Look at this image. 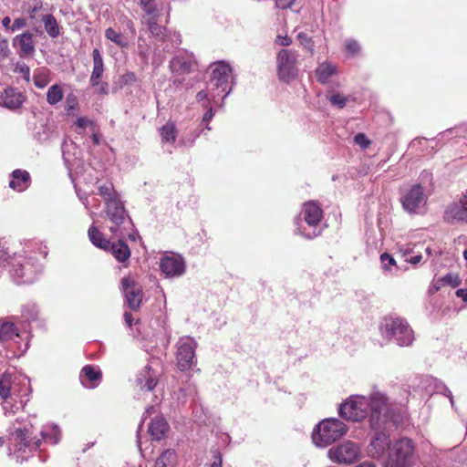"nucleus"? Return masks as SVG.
Instances as JSON below:
<instances>
[{
  "mask_svg": "<svg viewBox=\"0 0 467 467\" xmlns=\"http://www.w3.org/2000/svg\"><path fill=\"white\" fill-rule=\"evenodd\" d=\"M97 88V93L101 95H108L109 94V84L108 82L102 81V79H99V84L98 86H94Z\"/></svg>",
  "mask_w": 467,
  "mask_h": 467,
  "instance_id": "bf43d9fd",
  "label": "nucleus"
},
{
  "mask_svg": "<svg viewBox=\"0 0 467 467\" xmlns=\"http://www.w3.org/2000/svg\"><path fill=\"white\" fill-rule=\"evenodd\" d=\"M338 414L344 420L354 422L368 417L372 430L384 428L389 422L398 427L407 418L405 406L391 402L385 393L377 389H373L368 396H350L339 405Z\"/></svg>",
  "mask_w": 467,
  "mask_h": 467,
  "instance_id": "f257e3e1",
  "label": "nucleus"
},
{
  "mask_svg": "<svg viewBox=\"0 0 467 467\" xmlns=\"http://www.w3.org/2000/svg\"><path fill=\"white\" fill-rule=\"evenodd\" d=\"M102 379V373L99 367L93 365H86L79 373V380L83 387L87 389H95L98 387Z\"/></svg>",
  "mask_w": 467,
  "mask_h": 467,
  "instance_id": "4be33fe9",
  "label": "nucleus"
},
{
  "mask_svg": "<svg viewBox=\"0 0 467 467\" xmlns=\"http://www.w3.org/2000/svg\"><path fill=\"white\" fill-rule=\"evenodd\" d=\"M106 213L112 223V225L109 227L110 232L115 234L123 235L124 233L121 230V225L131 224V220L119 198L106 204Z\"/></svg>",
  "mask_w": 467,
  "mask_h": 467,
  "instance_id": "4468645a",
  "label": "nucleus"
},
{
  "mask_svg": "<svg viewBox=\"0 0 467 467\" xmlns=\"http://www.w3.org/2000/svg\"><path fill=\"white\" fill-rule=\"evenodd\" d=\"M360 449L358 443L347 441L343 443L332 447L328 451V457L332 462L337 463L349 464L358 459Z\"/></svg>",
  "mask_w": 467,
  "mask_h": 467,
  "instance_id": "2eb2a0df",
  "label": "nucleus"
},
{
  "mask_svg": "<svg viewBox=\"0 0 467 467\" xmlns=\"http://www.w3.org/2000/svg\"><path fill=\"white\" fill-rule=\"evenodd\" d=\"M10 265L12 279L17 285L32 284L41 271L40 265L36 264L34 258L23 254H15L11 257Z\"/></svg>",
  "mask_w": 467,
  "mask_h": 467,
  "instance_id": "1a4fd4ad",
  "label": "nucleus"
},
{
  "mask_svg": "<svg viewBox=\"0 0 467 467\" xmlns=\"http://www.w3.org/2000/svg\"><path fill=\"white\" fill-rule=\"evenodd\" d=\"M443 218L448 223H467V193L447 206Z\"/></svg>",
  "mask_w": 467,
  "mask_h": 467,
  "instance_id": "a211bd4d",
  "label": "nucleus"
},
{
  "mask_svg": "<svg viewBox=\"0 0 467 467\" xmlns=\"http://www.w3.org/2000/svg\"><path fill=\"white\" fill-rule=\"evenodd\" d=\"M195 64L196 60L192 53H189L186 50H179L170 61L169 67L171 73L187 74L193 70Z\"/></svg>",
  "mask_w": 467,
  "mask_h": 467,
  "instance_id": "6ab92c4d",
  "label": "nucleus"
},
{
  "mask_svg": "<svg viewBox=\"0 0 467 467\" xmlns=\"http://www.w3.org/2000/svg\"><path fill=\"white\" fill-rule=\"evenodd\" d=\"M98 192L103 198L105 204L119 198L118 192L114 189L112 182H106L98 185Z\"/></svg>",
  "mask_w": 467,
  "mask_h": 467,
  "instance_id": "4c0bfd02",
  "label": "nucleus"
},
{
  "mask_svg": "<svg viewBox=\"0 0 467 467\" xmlns=\"http://www.w3.org/2000/svg\"><path fill=\"white\" fill-rule=\"evenodd\" d=\"M10 53L8 41L5 37L0 35V60H4Z\"/></svg>",
  "mask_w": 467,
  "mask_h": 467,
  "instance_id": "8fccbe9b",
  "label": "nucleus"
},
{
  "mask_svg": "<svg viewBox=\"0 0 467 467\" xmlns=\"http://www.w3.org/2000/svg\"><path fill=\"white\" fill-rule=\"evenodd\" d=\"M348 430V426L338 419H325L314 429L312 440L317 446L327 447L344 436Z\"/></svg>",
  "mask_w": 467,
  "mask_h": 467,
  "instance_id": "6e6552de",
  "label": "nucleus"
},
{
  "mask_svg": "<svg viewBox=\"0 0 467 467\" xmlns=\"http://www.w3.org/2000/svg\"><path fill=\"white\" fill-rule=\"evenodd\" d=\"M108 251H109L119 263H124L130 257V250L128 244L122 240H119L116 243L109 242V249Z\"/></svg>",
  "mask_w": 467,
  "mask_h": 467,
  "instance_id": "7c9ffc66",
  "label": "nucleus"
},
{
  "mask_svg": "<svg viewBox=\"0 0 467 467\" xmlns=\"http://www.w3.org/2000/svg\"><path fill=\"white\" fill-rule=\"evenodd\" d=\"M415 446L412 440L400 438L392 441L383 467H412L415 463Z\"/></svg>",
  "mask_w": 467,
  "mask_h": 467,
  "instance_id": "39448f33",
  "label": "nucleus"
},
{
  "mask_svg": "<svg viewBox=\"0 0 467 467\" xmlns=\"http://www.w3.org/2000/svg\"><path fill=\"white\" fill-rule=\"evenodd\" d=\"M30 392V381L26 377L10 372L0 375V398L3 400V410H10L13 400L28 399Z\"/></svg>",
  "mask_w": 467,
  "mask_h": 467,
  "instance_id": "7ed1b4c3",
  "label": "nucleus"
},
{
  "mask_svg": "<svg viewBox=\"0 0 467 467\" xmlns=\"http://www.w3.org/2000/svg\"><path fill=\"white\" fill-rule=\"evenodd\" d=\"M92 121L89 120L87 117H79L77 119L76 126L79 129H86L88 125H91Z\"/></svg>",
  "mask_w": 467,
  "mask_h": 467,
  "instance_id": "052dcab7",
  "label": "nucleus"
},
{
  "mask_svg": "<svg viewBox=\"0 0 467 467\" xmlns=\"http://www.w3.org/2000/svg\"><path fill=\"white\" fill-rule=\"evenodd\" d=\"M137 383L141 389L150 391L157 384V375L150 366H146L139 374Z\"/></svg>",
  "mask_w": 467,
  "mask_h": 467,
  "instance_id": "c85d7f7f",
  "label": "nucleus"
},
{
  "mask_svg": "<svg viewBox=\"0 0 467 467\" xmlns=\"http://www.w3.org/2000/svg\"><path fill=\"white\" fill-rule=\"evenodd\" d=\"M322 218L323 211L317 202H305L296 219V233L307 239L318 236L323 230Z\"/></svg>",
  "mask_w": 467,
  "mask_h": 467,
  "instance_id": "20e7f679",
  "label": "nucleus"
},
{
  "mask_svg": "<svg viewBox=\"0 0 467 467\" xmlns=\"http://www.w3.org/2000/svg\"><path fill=\"white\" fill-rule=\"evenodd\" d=\"M34 84L38 88H44L47 86L49 80L46 73L39 71L34 75Z\"/></svg>",
  "mask_w": 467,
  "mask_h": 467,
  "instance_id": "c03bdc74",
  "label": "nucleus"
},
{
  "mask_svg": "<svg viewBox=\"0 0 467 467\" xmlns=\"http://www.w3.org/2000/svg\"><path fill=\"white\" fill-rule=\"evenodd\" d=\"M121 288L129 307L137 310L142 300L141 286L130 276L121 279Z\"/></svg>",
  "mask_w": 467,
  "mask_h": 467,
  "instance_id": "f3484780",
  "label": "nucleus"
},
{
  "mask_svg": "<svg viewBox=\"0 0 467 467\" xmlns=\"http://www.w3.org/2000/svg\"><path fill=\"white\" fill-rule=\"evenodd\" d=\"M169 430V425L165 419L161 416H157L149 424V433L153 440H161Z\"/></svg>",
  "mask_w": 467,
  "mask_h": 467,
  "instance_id": "cd10ccee",
  "label": "nucleus"
},
{
  "mask_svg": "<svg viewBox=\"0 0 467 467\" xmlns=\"http://www.w3.org/2000/svg\"><path fill=\"white\" fill-rule=\"evenodd\" d=\"M328 100L334 107L343 109L349 103H357L358 98L353 94L344 95L343 93L340 92H333L328 97Z\"/></svg>",
  "mask_w": 467,
  "mask_h": 467,
  "instance_id": "72a5a7b5",
  "label": "nucleus"
},
{
  "mask_svg": "<svg viewBox=\"0 0 467 467\" xmlns=\"http://www.w3.org/2000/svg\"><path fill=\"white\" fill-rule=\"evenodd\" d=\"M78 98L74 93L67 94L66 98V109L67 112H71L78 108Z\"/></svg>",
  "mask_w": 467,
  "mask_h": 467,
  "instance_id": "09e8293b",
  "label": "nucleus"
},
{
  "mask_svg": "<svg viewBox=\"0 0 467 467\" xmlns=\"http://www.w3.org/2000/svg\"><path fill=\"white\" fill-rule=\"evenodd\" d=\"M196 99L198 102L207 100L208 101L207 103H210V100L213 101V99L210 97V92H209L208 88H207V91H205V90L199 91L196 95Z\"/></svg>",
  "mask_w": 467,
  "mask_h": 467,
  "instance_id": "e2e57ef3",
  "label": "nucleus"
},
{
  "mask_svg": "<svg viewBox=\"0 0 467 467\" xmlns=\"http://www.w3.org/2000/svg\"><path fill=\"white\" fill-rule=\"evenodd\" d=\"M159 16H160L152 15H146L143 16V19L147 24L150 32L158 40L169 36V33H167L166 28L157 24V18Z\"/></svg>",
  "mask_w": 467,
  "mask_h": 467,
  "instance_id": "473e14b6",
  "label": "nucleus"
},
{
  "mask_svg": "<svg viewBox=\"0 0 467 467\" xmlns=\"http://www.w3.org/2000/svg\"><path fill=\"white\" fill-rule=\"evenodd\" d=\"M203 107L207 108V111L204 113L202 117V122L208 124L213 119L214 113L210 103L204 104Z\"/></svg>",
  "mask_w": 467,
  "mask_h": 467,
  "instance_id": "4d7b16f0",
  "label": "nucleus"
},
{
  "mask_svg": "<svg viewBox=\"0 0 467 467\" xmlns=\"http://www.w3.org/2000/svg\"><path fill=\"white\" fill-rule=\"evenodd\" d=\"M297 38L305 48L311 53L313 52L314 43L311 37H309L306 33L301 32L297 35Z\"/></svg>",
  "mask_w": 467,
  "mask_h": 467,
  "instance_id": "de8ad7c7",
  "label": "nucleus"
},
{
  "mask_svg": "<svg viewBox=\"0 0 467 467\" xmlns=\"http://www.w3.org/2000/svg\"><path fill=\"white\" fill-rule=\"evenodd\" d=\"M88 238L90 242L97 247L103 250L109 249V240L106 239L101 232L95 226H90L88 229Z\"/></svg>",
  "mask_w": 467,
  "mask_h": 467,
  "instance_id": "f704fd0d",
  "label": "nucleus"
},
{
  "mask_svg": "<svg viewBox=\"0 0 467 467\" xmlns=\"http://www.w3.org/2000/svg\"><path fill=\"white\" fill-rule=\"evenodd\" d=\"M419 383L417 387L424 389L429 394L441 393L450 399L451 404L453 406V397L449 388L440 379L431 376H422L417 379Z\"/></svg>",
  "mask_w": 467,
  "mask_h": 467,
  "instance_id": "aec40b11",
  "label": "nucleus"
},
{
  "mask_svg": "<svg viewBox=\"0 0 467 467\" xmlns=\"http://www.w3.org/2000/svg\"><path fill=\"white\" fill-rule=\"evenodd\" d=\"M390 425L394 426L391 422H389L386 424L384 428L379 430H373L375 433L368 446V455L370 458L379 460L384 456L387 457L389 446H391L392 443L390 441V436L388 433V428Z\"/></svg>",
  "mask_w": 467,
  "mask_h": 467,
  "instance_id": "ddd939ff",
  "label": "nucleus"
},
{
  "mask_svg": "<svg viewBox=\"0 0 467 467\" xmlns=\"http://www.w3.org/2000/svg\"><path fill=\"white\" fill-rule=\"evenodd\" d=\"M24 101L25 96L14 88H5L0 96V105L9 109H19Z\"/></svg>",
  "mask_w": 467,
  "mask_h": 467,
  "instance_id": "5701e85b",
  "label": "nucleus"
},
{
  "mask_svg": "<svg viewBox=\"0 0 467 467\" xmlns=\"http://www.w3.org/2000/svg\"><path fill=\"white\" fill-rule=\"evenodd\" d=\"M337 73V67L329 62L319 64L315 70L317 79L321 84H327L329 78Z\"/></svg>",
  "mask_w": 467,
  "mask_h": 467,
  "instance_id": "2f4dec72",
  "label": "nucleus"
},
{
  "mask_svg": "<svg viewBox=\"0 0 467 467\" xmlns=\"http://www.w3.org/2000/svg\"><path fill=\"white\" fill-rule=\"evenodd\" d=\"M160 43L156 44L163 53L170 54L177 48L181 43V35L177 32H169V36L159 40Z\"/></svg>",
  "mask_w": 467,
  "mask_h": 467,
  "instance_id": "c756f323",
  "label": "nucleus"
},
{
  "mask_svg": "<svg viewBox=\"0 0 467 467\" xmlns=\"http://www.w3.org/2000/svg\"><path fill=\"white\" fill-rule=\"evenodd\" d=\"M211 68L212 77L208 82V89L213 102L218 104L220 97H222V101H223L232 91V87L229 86L232 67L224 61H217L211 66Z\"/></svg>",
  "mask_w": 467,
  "mask_h": 467,
  "instance_id": "423d86ee",
  "label": "nucleus"
},
{
  "mask_svg": "<svg viewBox=\"0 0 467 467\" xmlns=\"http://www.w3.org/2000/svg\"><path fill=\"white\" fill-rule=\"evenodd\" d=\"M297 57V52L291 49H282L277 53L276 69L281 81L289 83L296 78Z\"/></svg>",
  "mask_w": 467,
  "mask_h": 467,
  "instance_id": "9d476101",
  "label": "nucleus"
},
{
  "mask_svg": "<svg viewBox=\"0 0 467 467\" xmlns=\"http://www.w3.org/2000/svg\"><path fill=\"white\" fill-rule=\"evenodd\" d=\"M13 46L18 48L20 57L32 55L35 52L33 35L29 32H25L16 36L13 39Z\"/></svg>",
  "mask_w": 467,
  "mask_h": 467,
  "instance_id": "b1692460",
  "label": "nucleus"
},
{
  "mask_svg": "<svg viewBox=\"0 0 467 467\" xmlns=\"http://www.w3.org/2000/svg\"><path fill=\"white\" fill-rule=\"evenodd\" d=\"M64 98V91L60 85H52L47 92V101L49 105H56Z\"/></svg>",
  "mask_w": 467,
  "mask_h": 467,
  "instance_id": "a19ab883",
  "label": "nucleus"
},
{
  "mask_svg": "<svg viewBox=\"0 0 467 467\" xmlns=\"http://www.w3.org/2000/svg\"><path fill=\"white\" fill-rule=\"evenodd\" d=\"M28 401V399H16L13 400V406L10 408L9 410L5 411V415H11L16 413L19 410H23L25 406L26 405Z\"/></svg>",
  "mask_w": 467,
  "mask_h": 467,
  "instance_id": "37998d69",
  "label": "nucleus"
},
{
  "mask_svg": "<svg viewBox=\"0 0 467 467\" xmlns=\"http://www.w3.org/2000/svg\"><path fill=\"white\" fill-rule=\"evenodd\" d=\"M21 317L23 318L22 327L30 331V323L36 322L39 317V307L33 302L22 306Z\"/></svg>",
  "mask_w": 467,
  "mask_h": 467,
  "instance_id": "bb28decb",
  "label": "nucleus"
},
{
  "mask_svg": "<svg viewBox=\"0 0 467 467\" xmlns=\"http://www.w3.org/2000/svg\"><path fill=\"white\" fill-rule=\"evenodd\" d=\"M15 338H21L26 340V348H28L30 340L29 330L26 327L19 331L16 324L12 321L5 320L0 324V341L7 343Z\"/></svg>",
  "mask_w": 467,
  "mask_h": 467,
  "instance_id": "412c9836",
  "label": "nucleus"
},
{
  "mask_svg": "<svg viewBox=\"0 0 467 467\" xmlns=\"http://www.w3.org/2000/svg\"><path fill=\"white\" fill-rule=\"evenodd\" d=\"M16 71L19 72L23 76V78H24V79L26 81H27V82L29 81V79H30V69H29V67L25 63L18 64L16 66Z\"/></svg>",
  "mask_w": 467,
  "mask_h": 467,
  "instance_id": "5fc2aeb1",
  "label": "nucleus"
},
{
  "mask_svg": "<svg viewBox=\"0 0 467 467\" xmlns=\"http://www.w3.org/2000/svg\"><path fill=\"white\" fill-rule=\"evenodd\" d=\"M25 26H26V21L25 18L23 17H18V18H16L14 20V23L13 25L11 26L10 27V30L12 32H15L16 30H19V29H22L24 28Z\"/></svg>",
  "mask_w": 467,
  "mask_h": 467,
  "instance_id": "6e6d98bb",
  "label": "nucleus"
},
{
  "mask_svg": "<svg viewBox=\"0 0 467 467\" xmlns=\"http://www.w3.org/2000/svg\"><path fill=\"white\" fill-rule=\"evenodd\" d=\"M381 264L383 268L387 271L391 270V266L395 265L394 258L387 253H384L380 255Z\"/></svg>",
  "mask_w": 467,
  "mask_h": 467,
  "instance_id": "3c124183",
  "label": "nucleus"
},
{
  "mask_svg": "<svg viewBox=\"0 0 467 467\" xmlns=\"http://www.w3.org/2000/svg\"><path fill=\"white\" fill-rule=\"evenodd\" d=\"M140 5L145 15L160 16V10L155 6L154 0H140Z\"/></svg>",
  "mask_w": 467,
  "mask_h": 467,
  "instance_id": "79ce46f5",
  "label": "nucleus"
},
{
  "mask_svg": "<svg viewBox=\"0 0 467 467\" xmlns=\"http://www.w3.org/2000/svg\"><path fill=\"white\" fill-rule=\"evenodd\" d=\"M166 55L167 54L163 53L160 47L155 46L154 52H153V57H152V65L155 67H160L164 62V60L166 58Z\"/></svg>",
  "mask_w": 467,
  "mask_h": 467,
  "instance_id": "49530a36",
  "label": "nucleus"
},
{
  "mask_svg": "<svg viewBox=\"0 0 467 467\" xmlns=\"http://www.w3.org/2000/svg\"><path fill=\"white\" fill-rule=\"evenodd\" d=\"M177 366L181 371L188 370L196 364L197 342L190 337H181L177 343Z\"/></svg>",
  "mask_w": 467,
  "mask_h": 467,
  "instance_id": "f8f14e48",
  "label": "nucleus"
},
{
  "mask_svg": "<svg viewBox=\"0 0 467 467\" xmlns=\"http://www.w3.org/2000/svg\"><path fill=\"white\" fill-rule=\"evenodd\" d=\"M105 37L116 44L120 48H127L129 47L128 38L121 34L120 32H117L112 27H109L105 31Z\"/></svg>",
  "mask_w": 467,
  "mask_h": 467,
  "instance_id": "58836bf2",
  "label": "nucleus"
},
{
  "mask_svg": "<svg viewBox=\"0 0 467 467\" xmlns=\"http://www.w3.org/2000/svg\"><path fill=\"white\" fill-rule=\"evenodd\" d=\"M455 135H456V130L454 129H449V130L440 133L438 140H442L451 136H455Z\"/></svg>",
  "mask_w": 467,
  "mask_h": 467,
  "instance_id": "338daca9",
  "label": "nucleus"
},
{
  "mask_svg": "<svg viewBox=\"0 0 467 467\" xmlns=\"http://www.w3.org/2000/svg\"><path fill=\"white\" fill-rule=\"evenodd\" d=\"M42 9V2L40 0H35L33 5H29L27 8V13L30 19H36V14L38 11Z\"/></svg>",
  "mask_w": 467,
  "mask_h": 467,
  "instance_id": "603ef678",
  "label": "nucleus"
},
{
  "mask_svg": "<svg viewBox=\"0 0 467 467\" xmlns=\"http://www.w3.org/2000/svg\"><path fill=\"white\" fill-rule=\"evenodd\" d=\"M456 296L461 297L462 301L467 302V289H458L456 291Z\"/></svg>",
  "mask_w": 467,
  "mask_h": 467,
  "instance_id": "774afa93",
  "label": "nucleus"
},
{
  "mask_svg": "<svg viewBox=\"0 0 467 467\" xmlns=\"http://www.w3.org/2000/svg\"><path fill=\"white\" fill-rule=\"evenodd\" d=\"M10 258L7 249L0 244V267L4 266Z\"/></svg>",
  "mask_w": 467,
  "mask_h": 467,
  "instance_id": "13d9d810",
  "label": "nucleus"
},
{
  "mask_svg": "<svg viewBox=\"0 0 467 467\" xmlns=\"http://www.w3.org/2000/svg\"><path fill=\"white\" fill-rule=\"evenodd\" d=\"M275 43L280 45V46H283V47H288V46L291 45L292 39L288 36H286V35L285 36L278 35L276 36Z\"/></svg>",
  "mask_w": 467,
  "mask_h": 467,
  "instance_id": "680f3d73",
  "label": "nucleus"
},
{
  "mask_svg": "<svg viewBox=\"0 0 467 467\" xmlns=\"http://www.w3.org/2000/svg\"><path fill=\"white\" fill-rule=\"evenodd\" d=\"M380 330L388 339L394 340L400 347H410L414 341L413 330L406 319L390 316L381 324Z\"/></svg>",
  "mask_w": 467,
  "mask_h": 467,
  "instance_id": "0eeeda50",
  "label": "nucleus"
},
{
  "mask_svg": "<svg viewBox=\"0 0 467 467\" xmlns=\"http://www.w3.org/2000/svg\"><path fill=\"white\" fill-rule=\"evenodd\" d=\"M10 432L11 444L14 446L17 460H28L36 451L44 441L46 443L56 445L61 440V431L57 424L47 423L40 431L41 438L33 436L34 425L30 420L23 424L17 421Z\"/></svg>",
  "mask_w": 467,
  "mask_h": 467,
  "instance_id": "f03ea898",
  "label": "nucleus"
},
{
  "mask_svg": "<svg viewBox=\"0 0 467 467\" xmlns=\"http://www.w3.org/2000/svg\"><path fill=\"white\" fill-rule=\"evenodd\" d=\"M177 453L175 450L168 449L162 451L155 462V467H175Z\"/></svg>",
  "mask_w": 467,
  "mask_h": 467,
  "instance_id": "e433bc0d",
  "label": "nucleus"
},
{
  "mask_svg": "<svg viewBox=\"0 0 467 467\" xmlns=\"http://www.w3.org/2000/svg\"><path fill=\"white\" fill-rule=\"evenodd\" d=\"M345 48L350 55H357L360 51V45L357 40L348 38L345 40Z\"/></svg>",
  "mask_w": 467,
  "mask_h": 467,
  "instance_id": "a18cd8bd",
  "label": "nucleus"
},
{
  "mask_svg": "<svg viewBox=\"0 0 467 467\" xmlns=\"http://www.w3.org/2000/svg\"><path fill=\"white\" fill-rule=\"evenodd\" d=\"M42 22L45 26V30L47 34L51 38H57L60 36V26L57 21V19L54 17L51 14H47L42 16Z\"/></svg>",
  "mask_w": 467,
  "mask_h": 467,
  "instance_id": "c9c22d12",
  "label": "nucleus"
},
{
  "mask_svg": "<svg viewBox=\"0 0 467 467\" xmlns=\"http://www.w3.org/2000/svg\"><path fill=\"white\" fill-rule=\"evenodd\" d=\"M354 141L362 149H367L370 145V140L364 133H358L354 138Z\"/></svg>",
  "mask_w": 467,
  "mask_h": 467,
  "instance_id": "864d4df0",
  "label": "nucleus"
},
{
  "mask_svg": "<svg viewBox=\"0 0 467 467\" xmlns=\"http://www.w3.org/2000/svg\"><path fill=\"white\" fill-rule=\"evenodd\" d=\"M160 269L165 277L177 278L184 275L186 262L181 254L169 253L161 258Z\"/></svg>",
  "mask_w": 467,
  "mask_h": 467,
  "instance_id": "dca6fc26",
  "label": "nucleus"
},
{
  "mask_svg": "<svg viewBox=\"0 0 467 467\" xmlns=\"http://www.w3.org/2000/svg\"><path fill=\"white\" fill-rule=\"evenodd\" d=\"M160 134L162 142L174 143L177 137V130L175 124L171 121H168L160 129Z\"/></svg>",
  "mask_w": 467,
  "mask_h": 467,
  "instance_id": "ea45409f",
  "label": "nucleus"
},
{
  "mask_svg": "<svg viewBox=\"0 0 467 467\" xmlns=\"http://www.w3.org/2000/svg\"><path fill=\"white\" fill-rule=\"evenodd\" d=\"M122 81L124 84H131L136 81V75L133 72H128L123 75Z\"/></svg>",
  "mask_w": 467,
  "mask_h": 467,
  "instance_id": "69168bd1",
  "label": "nucleus"
},
{
  "mask_svg": "<svg viewBox=\"0 0 467 467\" xmlns=\"http://www.w3.org/2000/svg\"><path fill=\"white\" fill-rule=\"evenodd\" d=\"M427 200L424 188L419 183L412 185L400 198L402 208L410 214L420 213L425 209Z\"/></svg>",
  "mask_w": 467,
  "mask_h": 467,
  "instance_id": "9b49d317",
  "label": "nucleus"
},
{
  "mask_svg": "<svg viewBox=\"0 0 467 467\" xmlns=\"http://www.w3.org/2000/svg\"><path fill=\"white\" fill-rule=\"evenodd\" d=\"M92 58L93 69L89 78V83L91 86H98L99 84V79H102L105 71L103 57L98 48L93 50Z\"/></svg>",
  "mask_w": 467,
  "mask_h": 467,
  "instance_id": "a878e982",
  "label": "nucleus"
},
{
  "mask_svg": "<svg viewBox=\"0 0 467 467\" xmlns=\"http://www.w3.org/2000/svg\"><path fill=\"white\" fill-rule=\"evenodd\" d=\"M295 0H275V5L278 8L285 9L291 7Z\"/></svg>",
  "mask_w": 467,
  "mask_h": 467,
  "instance_id": "0e129e2a",
  "label": "nucleus"
},
{
  "mask_svg": "<svg viewBox=\"0 0 467 467\" xmlns=\"http://www.w3.org/2000/svg\"><path fill=\"white\" fill-rule=\"evenodd\" d=\"M11 176L9 187L16 192H22L30 186L31 177L28 171L17 169L13 171Z\"/></svg>",
  "mask_w": 467,
  "mask_h": 467,
  "instance_id": "393cba45",
  "label": "nucleus"
}]
</instances>
